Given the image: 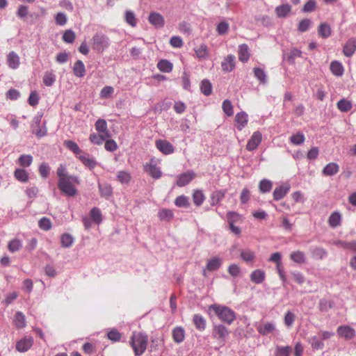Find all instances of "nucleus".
Returning <instances> with one entry per match:
<instances>
[{
    "instance_id": "obj_1",
    "label": "nucleus",
    "mask_w": 356,
    "mask_h": 356,
    "mask_svg": "<svg viewBox=\"0 0 356 356\" xmlns=\"http://www.w3.org/2000/svg\"><path fill=\"white\" fill-rule=\"evenodd\" d=\"M80 184L79 178L70 176L66 179L62 178L58 181V187L60 191L67 197H75L78 193L76 185Z\"/></svg>"
},
{
    "instance_id": "obj_2",
    "label": "nucleus",
    "mask_w": 356,
    "mask_h": 356,
    "mask_svg": "<svg viewBox=\"0 0 356 356\" xmlns=\"http://www.w3.org/2000/svg\"><path fill=\"white\" fill-rule=\"evenodd\" d=\"M148 337L140 332H134L131 337L129 343L136 356L142 355L146 350Z\"/></svg>"
},
{
    "instance_id": "obj_3",
    "label": "nucleus",
    "mask_w": 356,
    "mask_h": 356,
    "mask_svg": "<svg viewBox=\"0 0 356 356\" xmlns=\"http://www.w3.org/2000/svg\"><path fill=\"white\" fill-rule=\"evenodd\" d=\"M213 312L222 321L232 324L236 319L235 312L228 307L213 304L209 307V312Z\"/></svg>"
},
{
    "instance_id": "obj_4",
    "label": "nucleus",
    "mask_w": 356,
    "mask_h": 356,
    "mask_svg": "<svg viewBox=\"0 0 356 356\" xmlns=\"http://www.w3.org/2000/svg\"><path fill=\"white\" fill-rule=\"evenodd\" d=\"M109 44L108 38L103 33H96L92 38V48L98 53H102Z\"/></svg>"
},
{
    "instance_id": "obj_5",
    "label": "nucleus",
    "mask_w": 356,
    "mask_h": 356,
    "mask_svg": "<svg viewBox=\"0 0 356 356\" xmlns=\"http://www.w3.org/2000/svg\"><path fill=\"white\" fill-rule=\"evenodd\" d=\"M144 170L149 176L155 179H158L162 176V172L160 168L158 167L154 159H151L148 163L145 164Z\"/></svg>"
},
{
    "instance_id": "obj_6",
    "label": "nucleus",
    "mask_w": 356,
    "mask_h": 356,
    "mask_svg": "<svg viewBox=\"0 0 356 356\" xmlns=\"http://www.w3.org/2000/svg\"><path fill=\"white\" fill-rule=\"evenodd\" d=\"M155 145L161 152L165 155L172 154L175 151L173 145L166 140H156Z\"/></svg>"
},
{
    "instance_id": "obj_7",
    "label": "nucleus",
    "mask_w": 356,
    "mask_h": 356,
    "mask_svg": "<svg viewBox=\"0 0 356 356\" xmlns=\"http://www.w3.org/2000/svg\"><path fill=\"white\" fill-rule=\"evenodd\" d=\"M262 140V134L261 132L257 131L253 133L248 143L246 145V149L248 151H252L257 148Z\"/></svg>"
},
{
    "instance_id": "obj_8",
    "label": "nucleus",
    "mask_w": 356,
    "mask_h": 356,
    "mask_svg": "<svg viewBox=\"0 0 356 356\" xmlns=\"http://www.w3.org/2000/svg\"><path fill=\"white\" fill-rule=\"evenodd\" d=\"M33 343L32 337H25L19 340L16 343V349L17 351L24 353L29 350Z\"/></svg>"
},
{
    "instance_id": "obj_9",
    "label": "nucleus",
    "mask_w": 356,
    "mask_h": 356,
    "mask_svg": "<svg viewBox=\"0 0 356 356\" xmlns=\"http://www.w3.org/2000/svg\"><path fill=\"white\" fill-rule=\"evenodd\" d=\"M291 186L289 183H284L282 185L276 187L273 191V199L276 201L282 200L290 191Z\"/></svg>"
},
{
    "instance_id": "obj_10",
    "label": "nucleus",
    "mask_w": 356,
    "mask_h": 356,
    "mask_svg": "<svg viewBox=\"0 0 356 356\" xmlns=\"http://www.w3.org/2000/svg\"><path fill=\"white\" fill-rule=\"evenodd\" d=\"M337 334L339 337L350 340L355 337V330L349 325H341L337 328Z\"/></svg>"
},
{
    "instance_id": "obj_11",
    "label": "nucleus",
    "mask_w": 356,
    "mask_h": 356,
    "mask_svg": "<svg viewBox=\"0 0 356 356\" xmlns=\"http://www.w3.org/2000/svg\"><path fill=\"white\" fill-rule=\"evenodd\" d=\"M195 177V174L193 171H187L179 175L177 177L176 184L179 187H183L189 184Z\"/></svg>"
},
{
    "instance_id": "obj_12",
    "label": "nucleus",
    "mask_w": 356,
    "mask_h": 356,
    "mask_svg": "<svg viewBox=\"0 0 356 356\" xmlns=\"http://www.w3.org/2000/svg\"><path fill=\"white\" fill-rule=\"evenodd\" d=\"M236 65V58L234 55L227 56L221 63L222 70L225 72H232Z\"/></svg>"
},
{
    "instance_id": "obj_13",
    "label": "nucleus",
    "mask_w": 356,
    "mask_h": 356,
    "mask_svg": "<svg viewBox=\"0 0 356 356\" xmlns=\"http://www.w3.org/2000/svg\"><path fill=\"white\" fill-rule=\"evenodd\" d=\"M356 51V38L348 39L343 47V54L346 57H351Z\"/></svg>"
},
{
    "instance_id": "obj_14",
    "label": "nucleus",
    "mask_w": 356,
    "mask_h": 356,
    "mask_svg": "<svg viewBox=\"0 0 356 356\" xmlns=\"http://www.w3.org/2000/svg\"><path fill=\"white\" fill-rule=\"evenodd\" d=\"M229 335V331L223 325H218L213 326V336L214 338L225 341V338Z\"/></svg>"
},
{
    "instance_id": "obj_15",
    "label": "nucleus",
    "mask_w": 356,
    "mask_h": 356,
    "mask_svg": "<svg viewBox=\"0 0 356 356\" xmlns=\"http://www.w3.org/2000/svg\"><path fill=\"white\" fill-rule=\"evenodd\" d=\"M257 330L260 334L265 336L272 333L275 330V325L272 322H264L260 324Z\"/></svg>"
},
{
    "instance_id": "obj_16",
    "label": "nucleus",
    "mask_w": 356,
    "mask_h": 356,
    "mask_svg": "<svg viewBox=\"0 0 356 356\" xmlns=\"http://www.w3.org/2000/svg\"><path fill=\"white\" fill-rule=\"evenodd\" d=\"M7 63L10 68L17 69L20 65L19 55L15 51H10L7 56Z\"/></svg>"
},
{
    "instance_id": "obj_17",
    "label": "nucleus",
    "mask_w": 356,
    "mask_h": 356,
    "mask_svg": "<svg viewBox=\"0 0 356 356\" xmlns=\"http://www.w3.org/2000/svg\"><path fill=\"white\" fill-rule=\"evenodd\" d=\"M172 337L177 343L183 342L185 339V330L181 326H176L172 331Z\"/></svg>"
},
{
    "instance_id": "obj_18",
    "label": "nucleus",
    "mask_w": 356,
    "mask_h": 356,
    "mask_svg": "<svg viewBox=\"0 0 356 356\" xmlns=\"http://www.w3.org/2000/svg\"><path fill=\"white\" fill-rule=\"evenodd\" d=\"M95 129L99 134H104L106 137H111V134L108 129L107 122L104 119H99L95 124Z\"/></svg>"
},
{
    "instance_id": "obj_19",
    "label": "nucleus",
    "mask_w": 356,
    "mask_h": 356,
    "mask_svg": "<svg viewBox=\"0 0 356 356\" xmlns=\"http://www.w3.org/2000/svg\"><path fill=\"white\" fill-rule=\"evenodd\" d=\"M148 20L151 24L157 28L162 27L164 25L163 17L160 13L156 12L150 13Z\"/></svg>"
},
{
    "instance_id": "obj_20",
    "label": "nucleus",
    "mask_w": 356,
    "mask_h": 356,
    "mask_svg": "<svg viewBox=\"0 0 356 356\" xmlns=\"http://www.w3.org/2000/svg\"><path fill=\"white\" fill-rule=\"evenodd\" d=\"M330 70L332 74L336 76H342L344 73V67L342 63L338 60L331 62Z\"/></svg>"
},
{
    "instance_id": "obj_21",
    "label": "nucleus",
    "mask_w": 356,
    "mask_h": 356,
    "mask_svg": "<svg viewBox=\"0 0 356 356\" xmlns=\"http://www.w3.org/2000/svg\"><path fill=\"white\" fill-rule=\"evenodd\" d=\"M235 120L237 129L240 131L242 130L247 125L248 122L247 113L243 111L238 113L235 116Z\"/></svg>"
},
{
    "instance_id": "obj_22",
    "label": "nucleus",
    "mask_w": 356,
    "mask_h": 356,
    "mask_svg": "<svg viewBox=\"0 0 356 356\" xmlns=\"http://www.w3.org/2000/svg\"><path fill=\"white\" fill-rule=\"evenodd\" d=\"M238 59L243 63H246L250 58V49L246 44H242L238 46Z\"/></svg>"
},
{
    "instance_id": "obj_23",
    "label": "nucleus",
    "mask_w": 356,
    "mask_h": 356,
    "mask_svg": "<svg viewBox=\"0 0 356 356\" xmlns=\"http://www.w3.org/2000/svg\"><path fill=\"white\" fill-rule=\"evenodd\" d=\"M250 280L257 284L262 283L266 278L265 272L261 269H257L253 270L250 275Z\"/></svg>"
},
{
    "instance_id": "obj_24",
    "label": "nucleus",
    "mask_w": 356,
    "mask_h": 356,
    "mask_svg": "<svg viewBox=\"0 0 356 356\" xmlns=\"http://www.w3.org/2000/svg\"><path fill=\"white\" fill-rule=\"evenodd\" d=\"M339 171V166L337 163L332 162L327 164L322 170L325 176H333Z\"/></svg>"
},
{
    "instance_id": "obj_25",
    "label": "nucleus",
    "mask_w": 356,
    "mask_h": 356,
    "mask_svg": "<svg viewBox=\"0 0 356 356\" xmlns=\"http://www.w3.org/2000/svg\"><path fill=\"white\" fill-rule=\"evenodd\" d=\"M222 265V260L218 257H213L207 261L206 268L203 270V273L205 275L206 270L209 271H214L218 270Z\"/></svg>"
},
{
    "instance_id": "obj_26",
    "label": "nucleus",
    "mask_w": 356,
    "mask_h": 356,
    "mask_svg": "<svg viewBox=\"0 0 356 356\" xmlns=\"http://www.w3.org/2000/svg\"><path fill=\"white\" fill-rule=\"evenodd\" d=\"M240 257L245 263H254L256 258L255 252L250 249L243 250L241 252Z\"/></svg>"
},
{
    "instance_id": "obj_27",
    "label": "nucleus",
    "mask_w": 356,
    "mask_h": 356,
    "mask_svg": "<svg viewBox=\"0 0 356 356\" xmlns=\"http://www.w3.org/2000/svg\"><path fill=\"white\" fill-rule=\"evenodd\" d=\"M14 177L17 181L22 183L29 181V172L24 168H17L13 173Z\"/></svg>"
},
{
    "instance_id": "obj_28",
    "label": "nucleus",
    "mask_w": 356,
    "mask_h": 356,
    "mask_svg": "<svg viewBox=\"0 0 356 356\" xmlns=\"http://www.w3.org/2000/svg\"><path fill=\"white\" fill-rule=\"evenodd\" d=\"M318 33L320 37L327 38L332 35V29L327 23L323 22L318 26Z\"/></svg>"
},
{
    "instance_id": "obj_29",
    "label": "nucleus",
    "mask_w": 356,
    "mask_h": 356,
    "mask_svg": "<svg viewBox=\"0 0 356 356\" xmlns=\"http://www.w3.org/2000/svg\"><path fill=\"white\" fill-rule=\"evenodd\" d=\"M78 158L86 167L90 169H93L97 165L96 161L89 154L79 155Z\"/></svg>"
},
{
    "instance_id": "obj_30",
    "label": "nucleus",
    "mask_w": 356,
    "mask_h": 356,
    "mask_svg": "<svg viewBox=\"0 0 356 356\" xmlns=\"http://www.w3.org/2000/svg\"><path fill=\"white\" fill-rule=\"evenodd\" d=\"M290 259L298 264H302L306 262V257L302 251H293L290 254Z\"/></svg>"
},
{
    "instance_id": "obj_31",
    "label": "nucleus",
    "mask_w": 356,
    "mask_h": 356,
    "mask_svg": "<svg viewBox=\"0 0 356 356\" xmlns=\"http://www.w3.org/2000/svg\"><path fill=\"white\" fill-rule=\"evenodd\" d=\"M73 72L76 77H83L86 74V67L81 60H77L74 63Z\"/></svg>"
},
{
    "instance_id": "obj_32",
    "label": "nucleus",
    "mask_w": 356,
    "mask_h": 356,
    "mask_svg": "<svg viewBox=\"0 0 356 356\" xmlns=\"http://www.w3.org/2000/svg\"><path fill=\"white\" fill-rule=\"evenodd\" d=\"M157 68L162 72L169 73L173 69V64L166 59L160 60L157 65Z\"/></svg>"
},
{
    "instance_id": "obj_33",
    "label": "nucleus",
    "mask_w": 356,
    "mask_h": 356,
    "mask_svg": "<svg viewBox=\"0 0 356 356\" xmlns=\"http://www.w3.org/2000/svg\"><path fill=\"white\" fill-rule=\"evenodd\" d=\"M33 158L30 154H22L17 160V163L22 168L29 167L33 163Z\"/></svg>"
},
{
    "instance_id": "obj_34",
    "label": "nucleus",
    "mask_w": 356,
    "mask_h": 356,
    "mask_svg": "<svg viewBox=\"0 0 356 356\" xmlns=\"http://www.w3.org/2000/svg\"><path fill=\"white\" fill-rule=\"evenodd\" d=\"M341 215L338 211L333 212L328 219L329 225L331 227L335 228L341 225Z\"/></svg>"
},
{
    "instance_id": "obj_35",
    "label": "nucleus",
    "mask_w": 356,
    "mask_h": 356,
    "mask_svg": "<svg viewBox=\"0 0 356 356\" xmlns=\"http://www.w3.org/2000/svg\"><path fill=\"white\" fill-rule=\"evenodd\" d=\"M291 10V6L289 4H282L276 7L275 13L279 17H286Z\"/></svg>"
},
{
    "instance_id": "obj_36",
    "label": "nucleus",
    "mask_w": 356,
    "mask_h": 356,
    "mask_svg": "<svg viewBox=\"0 0 356 356\" xmlns=\"http://www.w3.org/2000/svg\"><path fill=\"white\" fill-rule=\"evenodd\" d=\"M195 53L198 58H207L209 55V51L206 44H201L195 48Z\"/></svg>"
},
{
    "instance_id": "obj_37",
    "label": "nucleus",
    "mask_w": 356,
    "mask_h": 356,
    "mask_svg": "<svg viewBox=\"0 0 356 356\" xmlns=\"http://www.w3.org/2000/svg\"><path fill=\"white\" fill-rule=\"evenodd\" d=\"M109 138L110 137H106L104 134H102L92 133L90 135L89 139L92 144L100 145L104 140Z\"/></svg>"
},
{
    "instance_id": "obj_38",
    "label": "nucleus",
    "mask_w": 356,
    "mask_h": 356,
    "mask_svg": "<svg viewBox=\"0 0 356 356\" xmlns=\"http://www.w3.org/2000/svg\"><path fill=\"white\" fill-rule=\"evenodd\" d=\"M13 321L17 328L21 329L26 326L25 316L21 312L15 314Z\"/></svg>"
},
{
    "instance_id": "obj_39",
    "label": "nucleus",
    "mask_w": 356,
    "mask_h": 356,
    "mask_svg": "<svg viewBox=\"0 0 356 356\" xmlns=\"http://www.w3.org/2000/svg\"><path fill=\"white\" fill-rule=\"evenodd\" d=\"M193 323L195 324V327L200 330H204L206 328V320L204 317L200 314H195L193 316Z\"/></svg>"
},
{
    "instance_id": "obj_40",
    "label": "nucleus",
    "mask_w": 356,
    "mask_h": 356,
    "mask_svg": "<svg viewBox=\"0 0 356 356\" xmlns=\"http://www.w3.org/2000/svg\"><path fill=\"white\" fill-rule=\"evenodd\" d=\"M334 244L343 249H348L353 252H356V241H353L351 242H345L340 240H337L334 242Z\"/></svg>"
},
{
    "instance_id": "obj_41",
    "label": "nucleus",
    "mask_w": 356,
    "mask_h": 356,
    "mask_svg": "<svg viewBox=\"0 0 356 356\" xmlns=\"http://www.w3.org/2000/svg\"><path fill=\"white\" fill-rule=\"evenodd\" d=\"M91 219L97 225L102 221V214L100 209L97 207H93L90 211Z\"/></svg>"
},
{
    "instance_id": "obj_42",
    "label": "nucleus",
    "mask_w": 356,
    "mask_h": 356,
    "mask_svg": "<svg viewBox=\"0 0 356 356\" xmlns=\"http://www.w3.org/2000/svg\"><path fill=\"white\" fill-rule=\"evenodd\" d=\"M64 146L74 154L78 155L81 152L79 145L73 140H66L63 142Z\"/></svg>"
},
{
    "instance_id": "obj_43",
    "label": "nucleus",
    "mask_w": 356,
    "mask_h": 356,
    "mask_svg": "<svg viewBox=\"0 0 356 356\" xmlns=\"http://www.w3.org/2000/svg\"><path fill=\"white\" fill-rule=\"evenodd\" d=\"M226 191H218L212 193L211 196V204L215 205L219 203L225 197Z\"/></svg>"
},
{
    "instance_id": "obj_44",
    "label": "nucleus",
    "mask_w": 356,
    "mask_h": 356,
    "mask_svg": "<svg viewBox=\"0 0 356 356\" xmlns=\"http://www.w3.org/2000/svg\"><path fill=\"white\" fill-rule=\"evenodd\" d=\"M205 200V196L201 190H195L193 194V200L194 204L199 207L202 204Z\"/></svg>"
},
{
    "instance_id": "obj_45",
    "label": "nucleus",
    "mask_w": 356,
    "mask_h": 356,
    "mask_svg": "<svg viewBox=\"0 0 356 356\" xmlns=\"http://www.w3.org/2000/svg\"><path fill=\"white\" fill-rule=\"evenodd\" d=\"M22 248V242L18 238L12 239L8 244V249L10 252L19 251Z\"/></svg>"
},
{
    "instance_id": "obj_46",
    "label": "nucleus",
    "mask_w": 356,
    "mask_h": 356,
    "mask_svg": "<svg viewBox=\"0 0 356 356\" xmlns=\"http://www.w3.org/2000/svg\"><path fill=\"white\" fill-rule=\"evenodd\" d=\"M173 216L172 211L168 209H162L158 212V217L161 220L170 221Z\"/></svg>"
},
{
    "instance_id": "obj_47",
    "label": "nucleus",
    "mask_w": 356,
    "mask_h": 356,
    "mask_svg": "<svg viewBox=\"0 0 356 356\" xmlns=\"http://www.w3.org/2000/svg\"><path fill=\"white\" fill-rule=\"evenodd\" d=\"M42 81L46 86H51L56 81V75L52 72L47 71L44 73Z\"/></svg>"
},
{
    "instance_id": "obj_48",
    "label": "nucleus",
    "mask_w": 356,
    "mask_h": 356,
    "mask_svg": "<svg viewBox=\"0 0 356 356\" xmlns=\"http://www.w3.org/2000/svg\"><path fill=\"white\" fill-rule=\"evenodd\" d=\"M291 350V348L289 346H277L275 351V356H289Z\"/></svg>"
},
{
    "instance_id": "obj_49",
    "label": "nucleus",
    "mask_w": 356,
    "mask_h": 356,
    "mask_svg": "<svg viewBox=\"0 0 356 356\" xmlns=\"http://www.w3.org/2000/svg\"><path fill=\"white\" fill-rule=\"evenodd\" d=\"M352 104L350 101L345 99H341L337 103V108L341 112H348L352 108Z\"/></svg>"
},
{
    "instance_id": "obj_50",
    "label": "nucleus",
    "mask_w": 356,
    "mask_h": 356,
    "mask_svg": "<svg viewBox=\"0 0 356 356\" xmlns=\"http://www.w3.org/2000/svg\"><path fill=\"white\" fill-rule=\"evenodd\" d=\"M200 89H201V92L204 95L208 96L211 94L212 85L209 81H208L207 79H204L201 83Z\"/></svg>"
},
{
    "instance_id": "obj_51",
    "label": "nucleus",
    "mask_w": 356,
    "mask_h": 356,
    "mask_svg": "<svg viewBox=\"0 0 356 356\" xmlns=\"http://www.w3.org/2000/svg\"><path fill=\"white\" fill-rule=\"evenodd\" d=\"M272 181L268 179H262L259 185V190L261 193L269 192L272 189Z\"/></svg>"
},
{
    "instance_id": "obj_52",
    "label": "nucleus",
    "mask_w": 356,
    "mask_h": 356,
    "mask_svg": "<svg viewBox=\"0 0 356 356\" xmlns=\"http://www.w3.org/2000/svg\"><path fill=\"white\" fill-rule=\"evenodd\" d=\"M305 137L302 133H297L290 137V141L292 144L296 145H301L304 143Z\"/></svg>"
},
{
    "instance_id": "obj_53",
    "label": "nucleus",
    "mask_w": 356,
    "mask_h": 356,
    "mask_svg": "<svg viewBox=\"0 0 356 356\" xmlns=\"http://www.w3.org/2000/svg\"><path fill=\"white\" fill-rule=\"evenodd\" d=\"M50 167L47 163H42L38 168L39 173L42 178L46 179L50 174Z\"/></svg>"
},
{
    "instance_id": "obj_54",
    "label": "nucleus",
    "mask_w": 356,
    "mask_h": 356,
    "mask_svg": "<svg viewBox=\"0 0 356 356\" xmlns=\"http://www.w3.org/2000/svg\"><path fill=\"white\" fill-rule=\"evenodd\" d=\"M222 107L223 111L227 116H232L233 115L234 108H233L232 102L229 100L225 99L222 102Z\"/></svg>"
},
{
    "instance_id": "obj_55",
    "label": "nucleus",
    "mask_w": 356,
    "mask_h": 356,
    "mask_svg": "<svg viewBox=\"0 0 356 356\" xmlns=\"http://www.w3.org/2000/svg\"><path fill=\"white\" fill-rule=\"evenodd\" d=\"M125 21L126 22L131 26L132 27H135L137 24V20L135 17L134 12L127 10L125 13Z\"/></svg>"
},
{
    "instance_id": "obj_56",
    "label": "nucleus",
    "mask_w": 356,
    "mask_h": 356,
    "mask_svg": "<svg viewBox=\"0 0 356 356\" xmlns=\"http://www.w3.org/2000/svg\"><path fill=\"white\" fill-rule=\"evenodd\" d=\"M117 179L121 184H127L131 180V175L126 171H120L118 173Z\"/></svg>"
},
{
    "instance_id": "obj_57",
    "label": "nucleus",
    "mask_w": 356,
    "mask_h": 356,
    "mask_svg": "<svg viewBox=\"0 0 356 356\" xmlns=\"http://www.w3.org/2000/svg\"><path fill=\"white\" fill-rule=\"evenodd\" d=\"M99 189L102 196L105 197H110L113 193V189L110 185H99Z\"/></svg>"
},
{
    "instance_id": "obj_58",
    "label": "nucleus",
    "mask_w": 356,
    "mask_h": 356,
    "mask_svg": "<svg viewBox=\"0 0 356 356\" xmlns=\"http://www.w3.org/2000/svg\"><path fill=\"white\" fill-rule=\"evenodd\" d=\"M309 342L311 343L312 348L315 350H321L324 348L323 342L316 336L312 337L310 339Z\"/></svg>"
},
{
    "instance_id": "obj_59",
    "label": "nucleus",
    "mask_w": 356,
    "mask_h": 356,
    "mask_svg": "<svg viewBox=\"0 0 356 356\" xmlns=\"http://www.w3.org/2000/svg\"><path fill=\"white\" fill-rule=\"evenodd\" d=\"M175 204L178 207H188L189 206L188 199L184 195L178 196L175 200Z\"/></svg>"
},
{
    "instance_id": "obj_60",
    "label": "nucleus",
    "mask_w": 356,
    "mask_h": 356,
    "mask_svg": "<svg viewBox=\"0 0 356 356\" xmlns=\"http://www.w3.org/2000/svg\"><path fill=\"white\" fill-rule=\"evenodd\" d=\"M39 227L44 231H48L51 228V222L47 218H42L38 222Z\"/></svg>"
},
{
    "instance_id": "obj_61",
    "label": "nucleus",
    "mask_w": 356,
    "mask_h": 356,
    "mask_svg": "<svg viewBox=\"0 0 356 356\" xmlns=\"http://www.w3.org/2000/svg\"><path fill=\"white\" fill-rule=\"evenodd\" d=\"M227 218L229 223H235L241 221L242 217L235 211H229L227 213Z\"/></svg>"
},
{
    "instance_id": "obj_62",
    "label": "nucleus",
    "mask_w": 356,
    "mask_h": 356,
    "mask_svg": "<svg viewBox=\"0 0 356 356\" xmlns=\"http://www.w3.org/2000/svg\"><path fill=\"white\" fill-rule=\"evenodd\" d=\"M75 38V33L72 30H66L63 35V40L67 43H72Z\"/></svg>"
},
{
    "instance_id": "obj_63",
    "label": "nucleus",
    "mask_w": 356,
    "mask_h": 356,
    "mask_svg": "<svg viewBox=\"0 0 356 356\" xmlns=\"http://www.w3.org/2000/svg\"><path fill=\"white\" fill-rule=\"evenodd\" d=\"M60 241L63 247L68 248L72 245L74 240L71 235L64 234L61 236Z\"/></svg>"
},
{
    "instance_id": "obj_64",
    "label": "nucleus",
    "mask_w": 356,
    "mask_h": 356,
    "mask_svg": "<svg viewBox=\"0 0 356 356\" xmlns=\"http://www.w3.org/2000/svg\"><path fill=\"white\" fill-rule=\"evenodd\" d=\"M114 92V88L112 86H105L100 91V97L107 99L111 97Z\"/></svg>"
}]
</instances>
